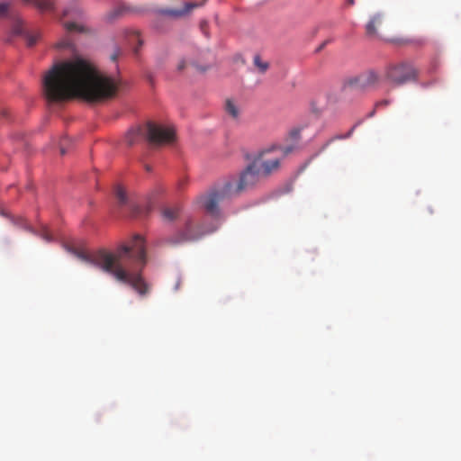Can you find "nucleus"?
Wrapping results in <instances>:
<instances>
[{"instance_id": "nucleus-1", "label": "nucleus", "mask_w": 461, "mask_h": 461, "mask_svg": "<svg viewBox=\"0 0 461 461\" xmlns=\"http://www.w3.org/2000/svg\"><path fill=\"white\" fill-rule=\"evenodd\" d=\"M47 98L59 102L80 97L87 102H101L116 95L118 81L95 68L90 62L75 57L59 62L43 79Z\"/></svg>"}, {"instance_id": "nucleus-2", "label": "nucleus", "mask_w": 461, "mask_h": 461, "mask_svg": "<svg viewBox=\"0 0 461 461\" xmlns=\"http://www.w3.org/2000/svg\"><path fill=\"white\" fill-rule=\"evenodd\" d=\"M74 253L80 259L112 275L116 281L129 285L139 294L149 293V285L141 274L147 263L145 241L141 236L135 235L130 244H122L113 252L100 249L93 255L76 250Z\"/></svg>"}, {"instance_id": "nucleus-3", "label": "nucleus", "mask_w": 461, "mask_h": 461, "mask_svg": "<svg viewBox=\"0 0 461 461\" xmlns=\"http://www.w3.org/2000/svg\"><path fill=\"white\" fill-rule=\"evenodd\" d=\"M294 149V145L282 147L279 145H272L260 150L255 159L241 172L239 179L230 177L223 181L221 185L213 190L207 195L201 198L202 206L207 213L214 218H220L221 212L219 203L227 198L237 195L245 189L254 185L262 176L261 168L258 167V160L265 155L273 151L280 150L283 155H287Z\"/></svg>"}, {"instance_id": "nucleus-4", "label": "nucleus", "mask_w": 461, "mask_h": 461, "mask_svg": "<svg viewBox=\"0 0 461 461\" xmlns=\"http://www.w3.org/2000/svg\"><path fill=\"white\" fill-rule=\"evenodd\" d=\"M144 136L151 144L166 145L175 140L176 131L172 126L149 122L144 129L140 127L131 129L125 135V141L129 146H132Z\"/></svg>"}, {"instance_id": "nucleus-5", "label": "nucleus", "mask_w": 461, "mask_h": 461, "mask_svg": "<svg viewBox=\"0 0 461 461\" xmlns=\"http://www.w3.org/2000/svg\"><path fill=\"white\" fill-rule=\"evenodd\" d=\"M217 228V225L205 227L203 224L195 222L194 219L188 218L179 230H177L173 235L164 239L161 242L170 246H177L186 242H193L206 234L213 232Z\"/></svg>"}, {"instance_id": "nucleus-6", "label": "nucleus", "mask_w": 461, "mask_h": 461, "mask_svg": "<svg viewBox=\"0 0 461 461\" xmlns=\"http://www.w3.org/2000/svg\"><path fill=\"white\" fill-rule=\"evenodd\" d=\"M384 77L390 84L398 86L416 80L418 71L412 63L402 61L387 66Z\"/></svg>"}, {"instance_id": "nucleus-7", "label": "nucleus", "mask_w": 461, "mask_h": 461, "mask_svg": "<svg viewBox=\"0 0 461 461\" xmlns=\"http://www.w3.org/2000/svg\"><path fill=\"white\" fill-rule=\"evenodd\" d=\"M379 81V75L376 72L370 70L349 79L348 84L350 87L356 90L363 91L367 88L375 86Z\"/></svg>"}, {"instance_id": "nucleus-8", "label": "nucleus", "mask_w": 461, "mask_h": 461, "mask_svg": "<svg viewBox=\"0 0 461 461\" xmlns=\"http://www.w3.org/2000/svg\"><path fill=\"white\" fill-rule=\"evenodd\" d=\"M385 19L382 13L372 15L366 24V34L370 39H384L383 28Z\"/></svg>"}, {"instance_id": "nucleus-9", "label": "nucleus", "mask_w": 461, "mask_h": 461, "mask_svg": "<svg viewBox=\"0 0 461 461\" xmlns=\"http://www.w3.org/2000/svg\"><path fill=\"white\" fill-rule=\"evenodd\" d=\"M265 155L260 160H258V167L261 168L262 176H267L273 172L276 171L280 167L279 157H275L270 159H265Z\"/></svg>"}, {"instance_id": "nucleus-10", "label": "nucleus", "mask_w": 461, "mask_h": 461, "mask_svg": "<svg viewBox=\"0 0 461 461\" xmlns=\"http://www.w3.org/2000/svg\"><path fill=\"white\" fill-rule=\"evenodd\" d=\"M180 207L176 206H167L161 209V215L165 221H176L180 214Z\"/></svg>"}, {"instance_id": "nucleus-11", "label": "nucleus", "mask_w": 461, "mask_h": 461, "mask_svg": "<svg viewBox=\"0 0 461 461\" xmlns=\"http://www.w3.org/2000/svg\"><path fill=\"white\" fill-rule=\"evenodd\" d=\"M199 5H198L196 3H186L183 9H170V10H167L166 14L170 15V16H173V17H181V16L188 14L194 8L198 7Z\"/></svg>"}, {"instance_id": "nucleus-12", "label": "nucleus", "mask_w": 461, "mask_h": 461, "mask_svg": "<svg viewBox=\"0 0 461 461\" xmlns=\"http://www.w3.org/2000/svg\"><path fill=\"white\" fill-rule=\"evenodd\" d=\"M253 65L257 68L258 72L260 74H265L270 67L269 62L264 60L259 54L254 55Z\"/></svg>"}, {"instance_id": "nucleus-13", "label": "nucleus", "mask_w": 461, "mask_h": 461, "mask_svg": "<svg viewBox=\"0 0 461 461\" xmlns=\"http://www.w3.org/2000/svg\"><path fill=\"white\" fill-rule=\"evenodd\" d=\"M26 4H32L41 11L53 9V3L50 0H23Z\"/></svg>"}, {"instance_id": "nucleus-14", "label": "nucleus", "mask_w": 461, "mask_h": 461, "mask_svg": "<svg viewBox=\"0 0 461 461\" xmlns=\"http://www.w3.org/2000/svg\"><path fill=\"white\" fill-rule=\"evenodd\" d=\"M225 111L233 119H238L240 116V109L231 100L226 101Z\"/></svg>"}, {"instance_id": "nucleus-15", "label": "nucleus", "mask_w": 461, "mask_h": 461, "mask_svg": "<svg viewBox=\"0 0 461 461\" xmlns=\"http://www.w3.org/2000/svg\"><path fill=\"white\" fill-rule=\"evenodd\" d=\"M114 194L120 205H125L128 203V197L124 189L121 185H117L114 190Z\"/></svg>"}, {"instance_id": "nucleus-16", "label": "nucleus", "mask_w": 461, "mask_h": 461, "mask_svg": "<svg viewBox=\"0 0 461 461\" xmlns=\"http://www.w3.org/2000/svg\"><path fill=\"white\" fill-rule=\"evenodd\" d=\"M64 27L68 32H85L84 26L82 24H79L75 22H67L64 23Z\"/></svg>"}, {"instance_id": "nucleus-17", "label": "nucleus", "mask_w": 461, "mask_h": 461, "mask_svg": "<svg viewBox=\"0 0 461 461\" xmlns=\"http://www.w3.org/2000/svg\"><path fill=\"white\" fill-rule=\"evenodd\" d=\"M302 128H293L289 131L287 139L296 144L300 140Z\"/></svg>"}, {"instance_id": "nucleus-18", "label": "nucleus", "mask_w": 461, "mask_h": 461, "mask_svg": "<svg viewBox=\"0 0 461 461\" xmlns=\"http://www.w3.org/2000/svg\"><path fill=\"white\" fill-rule=\"evenodd\" d=\"M131 41H136L138 42V46L134 48V51L135 53H138L139 50L140 49V47L142 46L143 44V41L141 40L140 38V32H134L131 35Z\"/></svg>"}, {"instance_id": "nucleus-19", "label": "nucleus", "mask_w": 461, "mask_h": 461, "mask_svg": "<svg viewBox=\"0 0 461 461\" xmlns=\"http://www.w3.org/2000/svg\"><path fill=\"white\" fill-rule=\"evenodd\" d=\"M38 38H39L38 34H27V36H26L27 45L30 47L33 46L37 42Z\"/></svg>"}, {"instance_id": "nucleus-20", "label": "nucleus", "mask_w": 461, "mask_h": 461, "mask_svg": "<svg viewBox=\"0 0 461 461\" xmlns=\"http://www.w3.org/2000/svg\"><path fill=\"white\" fill-rule=\"evenodd\" d=\"M9 6H10L9 3H5V2L0 3V17L5 15V14L7 13V11L9 9Z\"/></svg>"}, {"instance_id": "nucleus-21", "label": "nucleus", "mask_w": 461, "mask_h": 461, "mask_svg": "<svg viewBox=\"0 0 461 461\" xmlns=\"http://www.w3.org/2000/svg\"><path fill=\"white\" fill-rule=\"evenodd\" d=\"M71 47V42L68 40H63L57 43L59 49H68Z\"/></svg>"}, {"instance_id": "nucleus-22", "label": "nucleus", "mask_w": 461, "mask_h": 461, "mask_svg": "<svg viewBox=\"0 0 461 461\" xmlns=\"http://www.w3.org/2000/svg\"><path fill=\"white\" fill-rule=\"evenodd\" d=\"M390 104H391L390 100L384 99V100L377 102L375 104V107L376 108H382V107L384 108V107L388 106Z\"/></svg>"}, {"instance_id": "nucleus-23", "label": "nucleus", "mask_w": 461, "mask_h": 461, "mask_svg": "<svg viewBox=\"0 0 461 461\" xmlns=\"http://www.w3.org/2000/svg\"><path fill=\"white\" fill-rule=\"evenodd\" d=\"M42 238L46 240V241H51L52 240V236H51V233L47 230V229H44L42 230V234H41Z\"/></svg>"}, {"instance_id": "nucleus-24", "label": "nucleus", "mask_w": 461, "mask_h": 461, "mask_svg": "<svg viewBox=\"0 0 461 461\" xmlns=\"http://www.w3.org/2000/svg\"><path fill=\"white\" fill-rule=\"evenodd\" d=\"M131 213L133 216H140V215H141V209L138 205H132L131 206Z\"/></svg>"}, {"instance_id": "nucleus-25", "label": "nucleus", "mask_w": 461, "mask_h": 461, "mask_svg": "<svg viewBox=\"0 0 461 461\" xmlns=\"http://www.w3.org/2000/svg\"><path fill=\"white\" fill-rule=\"evenodd\" d=\"M72 12H75L77 14H81V11L79 9L73 8L72 10H69V9L65 10L63 15L64 16H69Z\"/></svg>"}, {"instance_id": "nucleus-26", "label": "nucleus", "mask_w": 461, "mask_h": 461, "mask_svg": "<svg viewBox=\"0 0 461 461\" xmlns=\"http://www.w3.org/2000/svg\"><path fill=\"white\" fill-rule=\"evenodd\" d=\"M186 67V61L185 59H181L177 64V70L182 71Z\"/></svg>"}, {"instance_id": "nucleus-27", "label": "nucleus", "mask_w": 461, "mask_h": 461, "mask_svg": "<svg viewBox=\"0 0 461 461\" xmlns=\"http://www.w3.org/2000/svg\"><path fill=\"white\" fill-rule=\"evenodd\" d=\"M120 54H121V50H120V49H116V50L114 51V53H113V54L111 55V59H112L113 61H116V60H117V59H118V57L120 56Z\"/></svg>"}, {"instance_id": "nucleus-28", "label": "nucleus", "mask_w": 461, "mask_h": 461, "mask_svg": "<svg viewBox=\"0 0 461 461\" xmlns=\"http://www.w3.org/2000/svg\"><path fill=\"white\" fill-rule=\"evenodd\" d=\"M206 26H207V23H206V22H203V23H201V27H202V30H203V31L204 30V28H205Z\"/></svg>"}, {"instance_id": "nucleus-29", "label": "nucleus", "mask_w": 461, "mask_h": 461, "mask_svg": "<svg viewBox=\"0 0 461 461\" xmlns=\"http://www.w3.org/2000/svg\"><path fill=\"white\" fill-rule=\"evenodd\" d=\"M347 4L352 5L354 4V0H347Z\"/></svg>"}, {"instance_id": "nucleus-30", "label": "nucleus", "mask_w": 461, "mask_h": 461, "mask_svg": "<svg viewBox=\"0 0 461 461\" xmlns=\"http://www.w3.org/2000/svg\"><path fill=\"white\" fill-rule=\"evenodd\" d=\"M60 153H61V155H64L66 153L64 148H62V147L60 148Z\"/></svg>"}, {"instance_id": "nucleus-31", "label": "nucleus", "mask_w": 461, "mask_h": 461, "mask_svg": "<svg viewBox=\"0 0 461 461\" xmlns=\"http://www.w3.org/2000/svg\"><path fill=\"white\" fill-rule=\"evenodd\" d=\"M352 131H353V129L349 132H348V134L344 138L348 137L351 134ZM338 138L339 139L340 137H338Z\"/></svg>"}, {"instance_id": "nucleus-32", "label": "nucleus", "mask_w": 461, "mask_h": 461, "mask_svg": "<svg viewBox=\"0 0 461 461\" xmlns=\"http://www.w3.org/2000/svg\"><path fill=\"white\" fill-rule=\"evenodd\" d=\"M412 41H404L403 43L406 44V43H411Z\"/></svg>"}, {"instance_id": "nucleus-33", "label": "nucleus", "mask_w": 461, "mask_h": 461, "mask_svg": "<svg viewBox=\"0 0 461 461\" xmlns=\"http://www.w3.org/2000/svg\"><path fill=\"white\" fill-rule=\"evenodd\" d=\"M422 42H423V41H422V40H419V41H417V43H418V44H422Z\"/></svg>"}, {"instance_id": "nucleus-34", "label": "nucleus", "mask_w": 461, "mask_h": 461, "mask_svg": "<svg viewBox=\"0 0 461 461\" xmlns=\"http://www.w3.org/2000/svg\"><path fill=\"white\" fill-rule=\"evenodd\" d=\"M331 140H330V141H328V142L326 143V145H325V146H329V144H330V142Z\"/></svg>"}]
</instances>
